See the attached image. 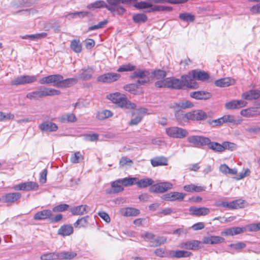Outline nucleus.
I'll use <instances>...</instances> for the list:
<instances>
[{
  "label": "nucleus",
  "instance_id": "nucleus-1",
  "mask_svg": "<svg viewBox=\"0 0 260 260\" xmlns=\"http://www.w3.org/2000/svg\"><path fill=\"white\" fill-rule=\"evenodd\" d=\"M155 86L157 87H168L175 89L183 88L184 87L189 88H196L198 85L196 82L191 80L190 76L186 75L182 76V80L174 78H166L164 80L155 82Z\"/></svg>",
  "mask_w": 260,
  "mask_h": 260
},
{
  "label": "nucleus",
  "instance_id": "nucleus-2",
  "mask_svg": "<svg viewBox=\"0 0 260 260\" xmlns=\"http://www.w3.org/2000/svg\"><path fill=\"white\" fill-rule=\"evenodd\" d=\"M107 98L118 107L121 108L132 110L136 107V105L135 103L127 100L124 94L118 92L109 94Z\"/></svg>",
  "mask_w": 260,
  "mask_h": 260
},
{
  "label": "nucleus",
  "instance_id": "nucleus-3",
  "mask_svg": "<svg viewBox=\"0 0 260 260\" xmlns=\"http://www.w3.org/2000/svg\"><path fill=\"white\" fill-rule=\"evenodd\" d=\"M175 117L179 121L182 122L187 120H203L207 118V115L202 110H196L192 112H188L185 114L177 113L175 114Z\"/></svg>",
  "mask_w": 260,
  "mask_h": 260
},
{
  "label": "nucleus",
  "instance_id": "nucleus-4",
  "mask_svg": "<svg viewBox=\"0 0 260 260\" xmlns=\"http://www.w3.org/2000/svg\"><path fill=\"white\" fill-rule=\"evenodd\" d=\"M166 133L170 137L176 139H183L188 135L187 130L177 126L167 128Z\"/></svg>",
  "mask_w": 260,
  "mask_h": 260
},
{
  "label": "nucleus",
  "instance_id": "nucleus-5",
  "mask_svg": "<svg viewBox=\"0 0 260 260\" xmlns=\"http://www.w3.org/2000/svg\"><path fill=\"white\" fill-rule=\"evenodd\" d=\"M107 2L106 8L114 15H121L125 12V9L120 6L121 0H107Z\"/></svg>",
  "mask_w": 260,
  "mask_h": 260
},
{
  "label": "nucleus",
  "instance_id": "nucleus-6",
  "mask_svg": "<svg viewBox=\"0 0 260 260\" xmlns=\"http://www.w3.org/2000/svg\"><path fill=\"white\" fill-rule=\"evenodd\" d=\"M37 81L35 75H20L11 81L12 85H20L30 84Z\"/></svg>",
  "mask_w": 260,
  "mask_h": 260
},
{
  "label": "nucleus",
  "instance_id": "nucleus-7",
  "mask_svg": "<svg viewBox=\"0 0 260 260\" xmlns=\"http://www.w3.org/2000/svg\"><path fill=\"white\" fill-rule=\"evenodd\" d=\"M62 80V75L54 74L47 76L41 78L39 82L41 84H52L55 87L60 88V81Z\"/></svg>",
  "mask_w": 260,
  "mask_h": 260
},
{
  "label": "nucleus",
  "instance_id": "nucleus-8",
  "mask_svg": "<svg viewBox=\"0 0 260 260\" xmlns=\"http://www.w3.org/2000/svg\"><path fill=\"white\" fill-rule=\"evenodd\" d=\"M36 95L38 98H43L48 96H54L59 95L60 91L58 90L46 87H40L35 91Z\"/></svg>",
  "mask_w": 260,
  "mask_h": 260
},
{
  "label": "nucleus",
  "instance_id": "nucleus-9",
  "mask_svg": "<svg viewBox=\"0 0 260 260\" xmlns=\"http://www.w3.org/2000/svg\"><path fill=\"white\" fill-rule=\"evenodd\" d=\"M187 141L193 146L200 147L207 145L210 142V139L201 136H191L187 138Z\"/></svg>",
  "mask_w": 260,
  "mask_h": 260
},
{
  "label": "nucleus",
  "instance_id": "nucleus-10",
  "mask_svg": "<svg viewBox=\"0 0 260 260\" xmlns=\"http://www.w3.org/2000/svg\"><path fill=\"white\" fill-rule=\"evenodd\" d=\"M120 75L116 73H108L98 77L97 81L104 83H111L117 81Z\"/></svg>",
  "mask_w": 260,
  "mask_h": 260
},
{
  "label": "nucleus",
  "instance_id": "nucleus-11",
  "mask_svg": "<svg viewBox=\"0 0 260 260\" xmlns=\"http://www.w3.org/2000/svg\"><path fill=\"white\" fill-rule=\"evenodd\" d=\"M173 187V184L169 182H164L152 185L150 191L154 193H163Z\"/></svg>",
  "mask_w": 260,
  "mask_h": 260
},
{
  "label": "nucleus",
  "instance_id": "nucleus-12",
  "mask_svg": "<svg viewBox=\"0 0 260 260\" xmlns=\"http://www.w3.org/2000/svg\"><path fill=\"white\" fill-rule=\"evenodd\" d=\"M147 112V110L146 108H140L136 109L133 112V115L136 116L132 118L129 122L130 125H137L142 119L143 116Z\"/></svg>",
  "mask_w": 260,
  "mask_h": 260
},
{
  "label": "nucleus",
  "instance_id": "nucleus-13",
  "mask_svg": "<svg viewBox=\"0 0 260 260\" xmlns=\"http://www.w3.org/2000/svg\"><path fill=\"white\" fill-rule=\"evenodd\" d=\"M193 106V104L189 101H183L179 103H174L172 104L170 107L175 111V113L183 114L180 113V111L182 109L192 108Z\"/></svg>",
  "mask_w": 260,
  "mask_h": 260
},
{
  "label": "nucleus",
  "instance_id": "nucleus-14",
  "mask_svg": "<svg viewBox=\"0 0 260 260\" xmlns=\"http://www.w3.org/2000/svg\"><path fill=\"white\" fill-rule=\"evenodd\" d=\"M201 244V241L192 240L181 243L179 245V247L182 249L197 250L202 247L200 246Z\"/></svg>",
  "mask_w": 260,
  "mask_h": 260
},
{
  "label": "nucleus",
  "instance_id": "nucleus-15",
  "mask_svg": "<svg viewBox=\"0 0 260 260\" xmlns=\"http://www.w3.org/2000/svg\"><path fill=\"white\" fill-rule=\"evenodd\" d=\"M21 197V194L19 192L8 193L3 196L0 201L8 204H12L19 200Z\"/></svg>",
  "mask_w": 260,
  "mask_h": 260
},
{
  "label": "nucleus",
  "instance_id": "nucleus-16",
  "mask_svg": "<svg viewBox=\"0 0 260 260\" xmlns=\"http://www.w3.org/2000/svg\"><path fill=\"white\" fill-rule=\"evenodd\" d=\"M186 76H190L191 80L194 82H196L195 79L204 81L208 79L209 78V75L206 72L198 70H192Z\"/></svg>",
  "mask_w": 260,
  "mask_h": 260
},
{
  "label": "nucleus",
  "instance_id": "nucleus-17",
  "mask_svg": "<svg viewBox=\"0 0 260 260\" xmlns=\"http://www.w3.org/2000/svg\"><path fill=\"white\" fill-rule=\"evenodd\" d=\"M225 239L218 236H209L204 237L202 239V243L205 244H218L224 242Z\"/></svg>",
  "mask_w": 260,
  "mask_h": 260
},
{
  "label": "nucleus",
  "instance_id": "nucleus-18",
  "mask_svg": "<svg viewBox=\"0 0 260 260\" xmlns=\"http://www.w3.org/2000/svg\"><path fill=\"white\" fill-rule=\"evenodd\" d=\"M39 128L42 132H54L57 131L58 126L55 123L45 121L39 125Z\"/></svg>",
  "mask_w": 260,
  "mask_h": 260
},
{
  "label": "nucleus",
  "instance_id": "nucleus-19",
  "mask_svg": "<svg viewBox=\"0 0 260 260\" xmlns=\"http://www.w3.org/2000/svg\"><path fill=\"white\" fill-rule=\"evenodd\" d=\"M190 214L196 216H206L210 212L209 208L206 207L197 208L196 207H191L189 209Z\"/></svg>",
  "mask_w": 260,
  "mask_h": 260
},
{
  "label": "nucleus",
  "instance_id": "nucleus-20",
  "mask_svg": "<svg viewBox=\"0 0 260 260\" xmlns=\"http://www.w3.org/2000/svg\"><path fill=\"white\" fill-rule=\"evenodd\" d=\"M140 213L139 210L132 207L123 208L119 210V214L124 217L136 216Z\"/></svg>",
  "mask_w": 260,
  "mask_h": 260
},
{
  "label": "nucleus",
  "instance_id": "nucleus-21",
  "mask_svg": "<svg viewBox=\"0 0 260 260\" xmlns=\"http://www.w3.org/2000/svg\"><path fill=\"white\" fill-rule=\"evenodd\" d=\"M111 185L112 189L110 190H106V192L108 194L118 193L119 192L122 191L124 190V188L122 186L123 185L121 183L120 179L112 182Z\"/></svg>",
  "mask_w": 260,
  "mask_h": 260
},
{
  "label": "nucleus",
  "instance_id": "nucleus-22",
  "mask_svg": "<svg viewBox=\"0 0 260 260\" xmlns=\"http://www.w3.org/2000/svg\"><path fill=\"white\" fill-rule=\"evenodd\" d=\"M246 104V102L242 100H233L226 103L225 107L228 110L239 109L245 107Z\"/></svg>",
  "mask_w": 260,
  "mask_h": 260
},
{
  "label": "nucleus",
  "instance_id": "nucleus-23",
  "mask_svg": "<svg viewBox=\"0 0 260 260\" xmlns=\"http://www.w3.org/2000/svg\"><path fill=\"white\" fill-rule=\"evenodd\" d=\"M245 232V229L243 227H233L225 229L221 233L223 236H234Z\"/></svg>",
  "mask_w": 260,
  "mask_h": 260
},
{
  "label": "nucleus",
  "instance_id": "nucleus-24",
  "mask_svg": "<svg viewBox=\"0 0 260 260\" xmlns=\"http://www.w3.org/2000/svg\"><path fill=\"white\" fill-rule=\"evenodd\" d=\"M242 97L246 100H256L260 97V90H250L243 93Z\"/></svg>",
  "mask_w": 260,
  "mask_h": 260
},
{
  "label": "nucleus",
  "instance_id": "nucleus-25",
  "mask_svg": "<svg viewBox=\"0 0 260 260\" xmlns=\"http://www.w3.org/2000/svg\"><path fill=\"white\" fill-rule=\"evenodd\" d=\"M190 96L197 100H208L211 98L210 93L204 91H198L192 92L190 93Z\"/></svg>",
  "mask_w": 260,
  "mask_h": 260
},
{
  "label": "nucleus",
  "instance_id": "nucleus-26",
  "mask_svg": "<svg viewBox=\"0 0 260 260\" xmlns=\"http://www.w3.org/2000/svg\"><path fill=\"white\" fill-rule=\"evenodd\" d=\"M52 216V211L50 210H44L38 212L34 216L35 220H40L50 218Z\"/></svg>",
  "mask_w": 260,
  "mask_h": 260
},
{
  "label": "nucleus",
  "instance_id": "nucleus-27",
  "mask_svg": "<svg viewBox=\"0 0 260 260\" xmlns=\"http://www.w3.org/2000/svg\"><path fill=\"white\" fill-rule=\"evenodd\" d=\"M154 181L150 178H145L142 179H139L137 178L136 181V184L139 188H146L149 186L153 185Z\"/></svg>",
  "mask_w": 260,
  "mask_h": 260
},
{
  "label": "nucleus",
  "instance_id": "nucleus-28",
  "mask_svg": "<svg viewBox=\"0 0 260 260\" xmlns=\"http://www.w3.org/2000/svg\"><path fill=\"white\" fill-rule=\"evenodd\" d=\"M57 259L69 260L74 258L77 253L74 251H61L57 252Z\"/></svg>",
  "mask_w": 260,
  "mask_h": 260
},
{
  "label": "nucleus",
  "instance_id": "nucleus-29",
  "mask_svg": "<svg viewBox=\"0 0 260 260\" xmlns=\"http://www.w3.org/2000/svg\"><path fill=\"white\" fill-rule=\"evenodd\" d=\"M206 187L204 186H199L194 184H190L184 185L183 189L187 192H201L205 190Z\"/></svg>",
  "mask_w": 260,
  "mask_h": 260
},
{
  "label": "nucleus",
  "instance_id": "nucleus-30",
  "mask_svg": "<svg viewBox=\"0 0 260 260\" xmlns=\"http://www.w3.org/2000/svg\"><path fill=\"white\" fill-rule=\"evenodd\" d=\"M235 80L230 78H224L215 81V84L218 87H227L234 84Z\"/></svg>",
  "mask_w": 260,
  "mask_h": 260
},
{
  "label": "nucleus",
  "instance_id": "nucleus-31",
  "mask_svg": "<svg viewBox=\"0 0 260 260\" xmlns=\"http://www.w3.org/2000/svg\"><path fill=\"white\" fill-rule=\"evenodd\" d=\"M77 81V79L75 78L63 79V77L62 76V80L60 81V88H67L71 87L76 84Z\"/></svg>",
  "mask_w": 260,
  "mask_h": 260
},
{
  "label": "nucleus",
  "instance_id": "nucleus-32",
  "mask_svg": "<svg viewBox=\"0 0 260 260\" xmlns=\"http://www.w3.org/2000/svg\"><path fill=\"white\" fill-rule=\"evenodd\" d=\"M151 163L153 167L167 166L168 165V159L166 157L163 156L156 157L151 160Z\"/></svg>",
  "mask_w": 260,
  "mask_h": 260
},
{
  "label": "nucleus",
  "instance_id": "nucleus-33",
  "mask_svg": "<svg viewBox=\"0 0 260 260\" xmlns=\"http://www.w3.org/2000/svg\"><path fill=\"white\" fill-rule=\"evenodd\" d=\"M47 36V33L42 32L34 35H27L23 36H20V38L22 39H30L32 41H36L39 40L46 38Z\"/></svg>",
  "mask_w": 260,
  "mask_h": 260
},
{
  "label": "nucleus",
  "instance_id": "nucleus-34",
  "mask_svg": "<svg viewBox=\"0 0 260 260\" xmlns=\"http://www.w3.org/2000/svg\"><path fill=\"white\" fill-rule=\"evenodd\" d=\"M77 119L75 115L73 113H67L62 115L59 118V120L61 122H75L77 121Z\"/></svg>",
  "mask_w": 260,
  "mask_h": 260
},
{
  "label": "nucleus",
  "instance_id": "nucleus-35",
  "mask_svg": "<svg viewBox=\"0 0 260 260\" xmlns=\"http://www.w3.org/2000/svg\"><path fill=\"white\" fill-rule=\"evenodd\" d=\"M73 232V228L70 225H64L58 230V234L63 236H69Z\"/></svg>",
  "mask_w": 260,
  "mask_h": 260
},
{
  "label": "nucleus",
  "instance_id": "nucleus-36",
  "mask_svg": "<svg viewBox=\"0 0 260 260\" xmlns=\"http://www.w3.org/2000/svg\"><path fill=\"white\" fill-rule=\"evenodd\" d=\"M134 6L138 9H148V12H154L152 11V8L154 7L152 4L149 3L145 2H140L138 3H136Z\"/></svg>",
  "mask_w": 260,
  "mask_h": 260
},
{
  "label": "nucleus",
  "instance_id": "nucleus-37",
  "mask_svg": "<svg viewBox=\"0 0 260 260\" xmlns=\"http://www.w3.org/2000/svg\"><path fill=\"white\" fill-rule=\"evenodd\" d=\"M81 72L80 74V77L84 80H88L92 77L93 69L90 67H87L83 69Z\"/></svg>",
  "mask_w": 260,
  "mask_h": 260
},
{
  "label": "nucleus",
  "instance_id": "nucleus-38",
  "mask_svg": "<svg viewBox=\"0 0 260 260\" xmlns=\"http://www.w3.org/2000/svg\"><path fill=\"white\" fill-rule=\"evenodd\" d=\"M245 206V201L242 200H236L229 202L228 208L230 209L243 208Z\"/></svg>",
  "mask_w": 260,
  "mask_h": 260
},
{
  "label": "nucleus",
  "instance_id": "nucleus-39",
  "mask_svg": "<svg viewBox=\"0 0 260 260\" xmlns=\"http://www.w3.org/2000/svg\"><path fill=\"white\" fill-rule=\"evenodd\" d=\"M86 205H80L71 209V212L73 215H83L86 212Z\"/></svg>",
  "mask_w": 260,
  "mask_h": 260
},
{
  "label": "nucleus",
  "instance_id": "nucleus-40",
  "mask_svg": "<svg viewBox=\"0 0 260 260\" xmlns=\"http://www.w3.org/2000/svg\"><path fill=\"white\" fill-rule=\"evenodd\" d=\"M113 114L112 111L108 110H104L98 113L96 117L99 120H104L106 118L112 117Z\"/></svg>",
  "mask_w": 260,
  "mask_h": 260
},
{
  "label": "nucleus",
  "instance_id": "nucleus-41",
  "mask_svg": "<svg viewBox=\"0 0 260 260\" xmlns=\"http://www.w3.org/2000/svg\"><path fill=\"white\" fill-rule=\"evenodd\" d=\"M149 73L147 71L139 70L134 72L131 76L132 78H138L139 79L149 77Z\"/></svg>",
  "mask_w": 260,
  "mask_h": 260
},
{
  "label": "nucleus",
  "instance_id": "nucleus-42",
  "mask_svg": "<svg viewBox=\"0 0 260 260\" xmlns=\"http://www.w3.org/2000/svg\"><path fill=\"white\" fill-rule=\"evenodd\" d=\"M89 9L106 8V3L103 1H96L87 5Z\"/></svg>",
  "mask_w": 260,
  "mask_h": 260
},
{
  "label": "nucleus",
  "instance_id": "nucleus-43",
  "mask_svg": "<svg viewBox=\"0 0 260 260\" xmlns=\"http://www.w3.org/2000/svg\"><path fill=\"white\" fill-rule=\"evenodd\" d=\"M84 159V156L80 151L75 152L71 157L70 161L73 164H78Z\"/></svg>",
  "mask_w": 260,
  "mask_h": 260
},
{
  "label": "nucleus",
  "instance_id": "nucleus-44",
  "mask_svg": "<svg viewBox=\"0 0 260 260\" xmlns=\"http://www.w3.org/2000/svg\"><path fill=\"white\" fill-rule=\"evenodd\" d=\"M207 145L210 149L214 150V151L220 152L224 151L222 144H220L217 142H211L210 141V143Z\"/></svg>",
  "mask_w": 260,
  "mask_h": 260
},
{
  "label": "nucleus",
  "instance_id": "nucleus-45",
  "mask_svg": "<svg viewBox=\"0 0 260 260\" xmlns=\"http://www.w3.org/2000/svg\"><path fill=\"white\" fill-rule=\"evenodd\" d=\"M70 47L76 53H80L82 50V45L79 40H74L71 42Z\"/></svg>",
  "mask_w": 260,
  "mask_h": 260
},
{
  "label": "nucleus",
  "instance_id": "nucleus-46",
  "mask_svg": "<svg viewBox=\"0 0 260 260\" xmlns=\"http://www.w3.org/2000/svg\"><path fill=\"white\" fill-rule=\"evenodd\" d=\"M88 216H86L79 219L76 222L74 223V225L76 228H84L87 224V219Z\"/></svg>",
  "mask_w": 260,
  "mask_h": 260
},
{
  "label": "nucleus",
  "instance_id": "nucleus-47",
  "mask_svg": "<svg viewBox=\"0 0 260 260\" xmlns=\"http://www.w3.org/2000/svg\"><path fill=\"white\" fill-rule=\"evenodd\" d=\"M136 67L131 63L125 64L121 66L118 69V72H131L134 71Z\"/></svg>",
  "mask_w": 260,
  "mask_h": 260
},
{
  "label": "nucleus",
  "instance_id": "nucleus-48",
  "mask_svg": "<svg viewBox=\"0 0 260 260\" xmlns=\"http://www.w3.org/2000/svg\"><path fill=\"white\" fill-rule=\"evenodd\" d=\"M120 180L123 186L127 187L136 184L137 177L124 178L120 179Z\"/></svg>",
  "mask_w": 260,
  "mask_h": 260
},
{
  "label": "nucleus",
  "instance_id": "nucleus-49",
  "mask_svg": "<svg viewBox=\"0 0 260 260\" xmlns=\"http://www.w3.org/2000/svg\"><path fill=\"white\" fill-rule=\"evenodd\" d=\"M40 258L42 260L57 259V253L55 252L44 253L41 256Z\"/></svg>",
  "mask_w": 260,
  "mask_h": 260
},
{
  "label": "nucleus",
  "instance_id": "nucleus-50",
  "mask_svg": "<svg viewBox=\"0 0 260 260\" xmlns=\"http://www.w3.org/2000/svg\"><path fill=\"white\" fill-rule=\"evenodd\" d=\"M185 197V194L177 191L172 192V201H182Z\"/></svg>",
  "mask_w": 260,
  "mask_h": 260
},
{
  "label": "nucleus",
  "instance_id": "nucleus-51",
  "mask_svg": "<svg viewBox=\"0 0 260 260\" xmlns=\"http://www.w3.org/2000/svg\"><path fill=\"white\" fill-rule=\"evenodd\" d=\"M179 18L184 21L186 22H193L194 20V15L188 13L180 14L179 15Z\"/></svg>",
  "mask_w": 260,
  "mask_h": 260
},
{
  "label": "nucleus",
  "instance_id": "nucleus-52",
  "mask_svg": "<svg viewBox=\"0 0 260 260\" xmlns=\"http://www.w3.org/2000/svg\"><path fill=\"white\" fill-rule=\"evenodd\" d=\"M124 89L131 93L136 94L137 93L138 85L135 84H129L124 86Z\"/></svg>",
  "mask_w": 260,
  "mask_h": 260
},
{
  "label": "nucleus",
  "instance_id": "nucleus-53",
  "mask_svg": "<svg viewBox=\"0 0 260 260\" xmlns=\"http://www.w3.org/2000/svg\"><path fill=\"white\" fill-rule=\"evenodd\" d=\"M192 254L191 252L184 250H177L175 252L173 256L177 258L187 257Z\"/></svg>",
  "mask_w": 260,
  "mask_h": 260
},
{
  "label": "nucleus",
  "instance_id": "nucleus-54",
  "mask_svg": "<svg viewBox=\"0 0 260 260\" xmlns=\"http://www.w3.org/2000/svg\"><path fill=\"white\" fill-rule=\"evenodd\" d=\"M147 19V16L144 14H138L133 16V20L136 23H144Z\"/></svg>",
  "mask_w": 260,
  "mask_h": 260
},
{
  "label": "nucleus",
  "instance_id": "nucleus-55",
  "mask_svg": "<svg viewBox=\"0 0 260 260\" xmlns=\"http://www.w3.org/2000/svg\"><path fill=\"white\" fill-rule=\"evenodd\" d=\"M221 119L223 124L225 123H235L236 121L234 116L231 115H224L221 117Z\"/></svg>",
  "mask_w": 260,
  "mask_h": 260
},
{
  "label": "nucleus",
  "instance_id": "nucleus-56",
  "mask_svg": "<svg viewBox=\"0 0 260 260\" xmlns=\"http://www.w3.org/2000/svg\"><path fill=\"white\" fill-rule=\"evenodd\" d=\"M154 77L157 80H161L164 79L166 76V74L164 71L162 70H157L153 72Z\"/></svg>",
  "mask_w": 260,
  "mask_h": 260
},
{
  "label": "nucleus",
  "instance_id": "nucleus-57",
  "mask_svg": "<svg viewBox=\"0 0 260 260\" xmlns=\"http://www.w3.org/2000/svg\"><path fill=\"white\" fill-rule=\"evenodd\" d=\"M27 191L37 190L39 188V185L37 183L32 181L26 182Z\"/></svg>",
  "mask_w": 260,
  "mask_h": 260
},
{
  "label": "nucleus",
  "instance_id": "nucleus-58",
  "mask_svg": "<svg viewBox=\"0 0 260 260\" xmlns=\"http://www.w3.org/2000/svg\"><path fill=\"white\" fill-rule=\"evenodd\" d=\"M132 162V160L129 158L126 157H122L119 161V166L120 167H123L125 166H131Z\"/></svg>",
  "mask_w": 260,
  "mask_h": 260
},
{
  "label": "nucleus",
  "instance_id": "nucleus-59",
  "mask_svg": "<svg viewBox=\"0 0 260 260\" xmlns=\"http://www.w3.org/2000/svg\"><path fill=\"white\" fill-rule=\"evenodd\" d=\"M250 174V171L249 169H244L243 171L240 173L239 175L236 178V179L237 180L242 179L245 177L249 176Z\"/></svg>",
  "mask_w": 260,
  "mask_h": 260
},
{
  "label": "nucleus",
  "instance_id": "nucleus-60",
  "mask_svg": "<svg viewBox=\"0 0 260 260\" xmlns=\"http://www.w3.org/2000/svg\"><path fill=\"white\" fill-rule=\"evenodd\" d=\"M108 23V21L105 20L104 21L100 22L98 24L91 26L89 27V30H93L95 29H98L103 28Z\"/></svg>",
  "mask_w": 260,
  "mask_h": 260
},
{
  "label": "nucleus",
  "instance_id": "nucleus-61",
  "mask_svg": "<svg viewBox=\"0 0 260 260\" xmlns=\"http://www.w3.org/2000/svg\"><path fill=\"white\" fill-rule=\"evenodd\" d=\"M224 151L226 149L233 150L236 148V145L234 143L229 142H224L222 143Z\"/></svg>",
  "mask_w": 260,
  "mask_h": 260
},
{
  "label": "nucleus",
  "instance_id": "nucleus-62",
  "mask_svg": "<svg viewBox=\"0 0 260 260\" xmlns=\"http://www.w3.org/2000/svg\"><path fill=\"white\" fill-rule=\"evenodd\" d=\"M14 118V115L11 113L6 114L0 111V121L12 119Z\"/></svg>",
  "mask_w": 260,
  "mask_h": 260
},
{
  "label": "nucleus",
  "instance_id": "nucleus-63",
  "mask_svg": "<svg viewBox=\"0 0 260 260\" xmlns=\"http://www.w3.org/2000/svg\"><path fill=\"white\" fill-rule=\"evenodd\" d=\"M13 189H14L15 190H23L28 191L26 185V182L14 185L13 187Z\"/></svg>",
  "mask_w": 260,
  "mask_h": 260
},
{
  "label": "nucleus",
  "instance_id": "nucleus-64",
  "mask_svg": "<svg viewBox=\"0 0 260 260\" xmlns=\"http://www.w3.org/2000/svg\"><path fill=\"white\" fill-rule=\"evenodd\" d=\"M246 131L250 133L257 134L260 132V127L258 125H252L247 128Z\"/></svg>",
  "mask_w": 260,
  "mask_h": 260
}]
</instances>
